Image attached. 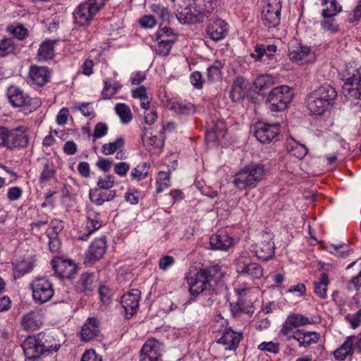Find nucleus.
<instances>
[{"instance_id": "nucleus-38", "label": "nucleus", "mask_w": 361, "mask_h": 361, "mask_svg": "<svg viewBox=\"0 0 361 361\" xmlns=\"http://www.w3.org/2000/svg\"><path fill=\"white\" fill-rule=\"evenodd\" d=\"M355 338V336H348L342 345L334 351V355L336 360H343L352 353Z\"/></svg>"}, {"instance_id": "nucleus-44", "label": "nucleus", "mask_w": 361, "mask_h": 361, "mask_svg": "<svg viewBox=\"0 0 361 361\" xmlns=\"http://www.w3.org/2000/svg\"><path fill=\"white\" fill-rule=\"evenodd\" d=\"M115 110L123 123L127 124L130 122L132 113L128 105L123 103L117 104Z\"/></svg>"}, {"instance_id": "nucleus-26", "label": "nucleus", "mask_w": 361, "mask_h": 361, "mask_svg": "<svg viewBox=\"0 0 361 361\" xmlns=\"http://www.w3.org/2000/svg\"><path fill=\"white\" fill-rule=\"evenodd\" d=\"M243 338L241 334L228 329L223 333L222 336L217 340V343L225 346L226 350H235Z\"/></svg>"}, {"instance_id": "nucleus-2", "label": "nucleus", "mask_w": 361, "mask_h": 361, "mask_svg": "<svg viewBox=\"0 0 361 361\" xmlns=\"http://www.w3.org/2000/svg\"><path fill=\"white\" fill-rule=\"evenodd\" d=\"M264 174L265 169L263 164L251 163L243 167L234 176L233 183L240 190L255 188Z\"/></svg>"}, {"instance_id": "nucleus-8", "label": "nucleus", "mask_w": 361, "mask_h": 361, "mask_svg": "<svg viewBox=\"0 0 361 361\" xmlns=\"http://www.w3.org/2000/svg\"><path fill=\"white\" fill-rule=\"evenodd\" d=\"M33 300L37 304L49 301L54 295L51 282L44 277L36 278L30 283Z\"/></svg>"}, {"instance_id": "nucleus-48", "label": "nucleus", "mask_w": 361, "mask_h": 361, "mask_svg": "<svg viewBox=\"0 0 361 361\" xmlns=\"http://www.w3.org/2000/svg\"><path fill=\"white\" fill-rule=\"evenodd\" d=\"M149 166L146 163L137 165L131 171L132 178L137 181L145 179L148 175Z\"/></svg>"}, {"instance_id": "nucleus-41", "label": "nucleus", "mask_w": 361, "mask_h": 361, "mask_svg": "<svg viewBox=\"0 0 361 361\" xmlns=\"http://www.w3.org/2000/svg\"><path fill=\"white\" fill-rule=\"evenodd\" d=\"M18 50V45L12 38L5 37L0 40V57L15 54Z\"/></svg>"}, {"instance_id": "nucleus-61", "label": "nucleus", "mask_w": 361, "mask_h": 361, "mask_svg": "<svg viewBox=\"0 0 361 361\" xmlns=\"http://www.w3.org/2000/svg\"><path fill=\"white\" fill-rule=\"evenodd\" d=\"M175 263V259L172 256L166 255L159 259V267L163 271H166Z\"/></svg>"}, {"instance_id": "nucleus-7", "label": "nucleus", "mask_w": 361, "mask_h": 361, "mask_svg": "<svg viewBox=\"0 0 361 361\" xmlns=\"http://www.w3.org/2000/svg\"><path fill=\"white\" fill-rule=\"evenodd\" d=\"M281 0H266L261 13L262 24L268 29L276 27L281 21Z\"/></svg>"}, {"instance_id": "nucleus-30", "label": "nucleus", "mask_w": 361, "mask_h": 361, "mask_svg": "<svg viewBox=\"0 0 361 361\" xmlns=\"http://www.w3.org/2000/svg\"><path fill=\"white\" fill-rule=\"evenodd\" d=\"M37 337L42 348H44V355L56 352L61 347L59 343H55L54 337L49 334L41 332L37 334Z\"/></svg>"}, {"instance_id": "nucleus-3", "label": "nucleus", "mask_w": 361, "mask_h": 361, "mask_svg": "<svg viewBox=\"0 0 361 361\" xmlns=\"http://www.w3.org/2000/svg\"><path fill=\"white\" fill-rule=\"evenodd\" d=\"M105 2L106 0H86L80 4L73 13L75 23L80 26L90 25Z\"/></svg>"}, {"instance_id": "nucleus-18", "label": "nucleus", "mask_w": 361, "mask_h": 361, "mask_svg": "<svg viewBox=\"0 0 361 361\" xmlns=\"http://www.w3.org/2000/svg\"><path fill=\"white\" fill-rule=\"evenodd\" d=\"M313 320L300 314H290L283 324L280 333L288 336L295 328L313 323Z\"/></svg>"}, {"instance_id": "nucleus-5", "label": "nucleus", "mask_w": 361, "mask_h": 361, "mask_svg": "<svg viewBox=\"0 0 361 361\" xmlns=\"http://www.w3.org/2000/svg\"><path fill=\"white\" fill-rule=\"evenodd\" d=\"M294 92L287 85H281L273 88L269 93L266 102L271 111H282L293 99Z\"/></svg>"}, {"instance_id": "nucleus-4", "label": "nucleus", "mask_w": 361, "mask_h": 361, "mask_svg": "<svg viewBox=\"0 0 361 361\" xmlns=\"http://www.w3.org/2000/svg\"><path fill=\"white\" fill-rule=\"evenodd\" d=\"M343 93L352 99L359 100L361 106V67L355 68L347 66L343 74Z\"/></svg>"}, {"instance_id": "nucleus-50", "label": "nucleus", "mask_w": 361, "mask_h": 361, "mask_svg": "<svg viewBox=\"0 0 361 361\" xmlns=\"http://www.w3.org/2000/svg\"><path fill=\"white\" fill-rule=\"evenodd\" d=\"M54 164L52 162L47 161L43 164V170L40 173V181L42 183L45 182L49 180L51 177L54 176L55 171L54 169Z\"/></svg>"}, {"instance_id": "nucleus-1", "label": "nucleus", "mask_w": 361, "mask_h": 361, "mask_svg": "<svg viewBox=\"0 0 361 361\" xmlns=\"http://www.w3.org/2000/svg\"><path fill=\"white\" fill-rule=\"evenodd\" d=\"M221 277V271L217 267H214L199 271H190L186 276V279L190 293L198 295L209 290L213 286L212 283H216Z\"/></svg>"}, {"instance_id": "nucleus-53", "label": "nucleus", "mask_w": 361, "mask_h": 361, "mask_svg": "<svg viewBox=\"0 0 361 361\" xmlns=\"http://www.w3.org/2000/svg\"><path fill=\"white\" fill-rule=\"evenodd\" d=\"M8 30L14 37L19 40L24 39L27 35V30L22 25L11 26Z\"/></svg>"}, {"instance_id": "nucleus-10", "label": "nucleus", "mask_w": 361, "mask_h": 361, "mask_svg": "<svg viewBox=\"0 0 361 361\" xmlns=\"http://www.w3.org/2000/svg\"><path fill=\"white\" fill-rule=\"evenodd\" d=\"M7 149L16 150L26 148L29 143V136L24 127L8 129Z\"/></svg>"}, {"instance_id": "nucleus-35", "label": "nucleus", "mask_w": 361, "mask_h": 361, "mask_svg": "<svg viewBox=\"0 0 361 361\" xmlns=\"http://www.w3.org/2000/svg\"><path fill=\"white\" fill-rule=\"evenodd\" d=\"M93 278L94 274L92 273L82 274L75 285L76 290L79 293L87 294L93 288Z\"/></svg>"}, {"instance_id": "nucleus-13", "label": "nucleus", "mask_w": 361, "mask_h": 361, "mask_svg": "<svg viewBox=\"0 0 361 361\" xmlns=\"http://www.w3.org/2000/svg\"><path fill=\"white\" fill-rule=\"evenodd\" d=\"M106 250V238L104 235L95 239L85 254V264H93L103 257Z\"/></svg>"}, {"instance_id": "nucleus-27", "label": "nucleus", "mask_w": 361, "mask_h": 361, "mask_svg": "<svg viewBox=\"0 0 361 361\" xmlns=\"http://www.w3.org/2000/svg\"><path fill=\"white\" fill-rule=\"evenodd\" d=\"M320 336L319 334L314 331H303L302 330L296 331L293 335L288 337V340L293 338L296 340L300 347L307 348L312 344L318 342Z\"/></svg>"}, {"instance_id": "nucleus-34", "label": "nucleus", "mask_w": 361, "mask_h": 361, "mask_svg": "<svg viewBox=\"0 0 361 361\" xmlns=\"http://www.w3.org/2000/svg\"><path fill=\"white\" fill-rule=\"evenodd\" d=\"M321 6L323 7L321 15L322 18L335 17L342 10V7L336 0H322Z\"/></svg>"}, {"instance_id": "nucleus-40", "label": "nucleus", "mask_w": 361, "mask_h": 361, "mask_svg": "<svg viewBox=\"0 0 361 361\" xmlns=\"http://www.w3.org/2000/svg\"><path fill=\"white\" fill-rule=\"evenodd\" d=\"M286 149L290 155L298 159L303 158L307 153V149L305 146L298 143L293 139L288 140Z\"/></svg>"}, {"instance_id": "nucleus-57", "label": "nucleus", "mask_w": 361, "mask_h": 361, "mask_svg": "<svg viewBox=\"0 0 361 361\" xmlns=\"http://www.w3.org/2000/svg\"><path fill=\"white\" fill-rule=\"evenodd\" d=\"M258 349L276 354L279 351V345L278 343L271 341L263 342L258 345Z\"/></svg>"}, {"instance_id": "nucleus-31", "label": "nucleus", "mask_w": 361, "mask_h": 361, "mask_svg": "<svg viewBox=\"0 0 361 361\" xmlns=\"http://www.w3.org/2000/svg\"><path fill=\"white\" fill-rule=\"evenodd\" d=\"M150 8L154 16L160 21L159 27L169 25L171 20L173 18V13L166 6L159 4H153Z\"/></svg>"}, {"instance_id": "nucleus-25", "label": "nucleus", "mask_w": 361, "mask_h": 361, "mask_svg": "<svg viewBox=\"0 0 361 361\" xmlns=\"http://www.w3.org/2000/svg\"><path fill=\"white\" fill-rule=\"evenodd\" d=\"M100 334L99 322L94 317H90L82 327L81 338L89 342L99 336Z\"/></svg>"}, {"instance_id": "nucleus-33", "label": "nucleus", "mask_w": 361, "mask_h": 361, "mask_svg": "<svg viewBox=\"0 0 361 361\" xmlns=\"http://www.w3.org/2000/svg\"><path fill=\"white\" fill-rule=\"evenodd\" d=\"M312 94L322 99L324 102L328 103L329 105H331L332 102L337 97V92L331 85L324 84L314 91Z\"/></svg>"}, {"instance_id": "nucleus-16", "label": "nucleus", "mask_w": 361, "mask_h": 361, "mask_svg": "<svg viewBox=\"0 0 361 361\" xmlns=\"http://www.w3.org/2000/svg\"><path fill=\"white\" fill-rule=\"evenodd\" d=\"M87 222L84 229L78 236V239L81 240H87L90 235L100 228L102 226L101 220V214L92 209H88L87 212Z\"/></svg>"}, {"instance_id": "nucleus-12", "label": "nucleus", "mask_w": 361, "mask_h": 361, "mask_svg": "<svg viewBox=\"0 0 361 361\" xmlns=\"http://www.w3.org/2000/svg\"><path fill=\"white\" fill-rule=\"evenodd\" d=\"M279 124L270 125L262 122L255 126L254 134L262 143H269L277 137L279 133Z\"/></svg>"}, {"instance_id": "nucleus-24", "label": "nucleus", "mask_w": 361, "mask_h": 361, "mask_svg": "<svg viewBox=\"0 0 361 361\" xmlns=\"http://www.w3.org/2000/svg\"><path fill=\"white\" fill-rule=\"evenodd\" d=\"M233 243V239L224 231H218L209 238V245L212 250H227Z\"/></svg>"}, {"instance_id": "nucleus-43", "label": "nucleus", "mask_w": 361, "mask_h": 361, "mask_svg": "<svg viewBox=\"0 0 361 361\" xmlns=\"http://www.w3.org/2000/svg\"><path fill=\"white\" fill-rule=\"evenodd\" d=\"M170 173V171L159 172L157 180V194L162 192L171 185Z\"/></svg>"}, {"instance_id": "nucleus-19", "label": "nucleus", "mask_w": 361, "mask_h": 361, "mask_svg": "<svg viewBox=\"0 0 361 361\" xmlns=\"http://www.w3.org/2000/svg\"><path fill=\"white\" fill-rule=\"evenodd\" d=\"M312 55V53L310 47L302 46L298 43L291 44L288 48V57L290 60L299 64L307 63L310 60Z\"/></svg>"}, {"instance_id": "nucleus-20", "label": "nucleus", "mask_w": 361, "mask_h": 361, "mask_svg": "<svg viewBox=\"0 0 361 361\" xmlns=\"http://www.w3.org/2000/svg\"><path fill=\"white\" fill-rule=\"evenodd\" d=\"M25 357L28 360H35L44 355V348H42L37 335L29 336L22 344Z\"/></svg>"}, {"instance_id": "nucleus-64", "label": "nucleus", "mask_w": 361, "mask_h": 361, "mask_svg": "<svg viewBox=\"0 0 361 361\" xmlns=\"http://www.w3.org/2000/svg\"><path fill=\"white\" fill-rule=\"evenodd\" d=\"M23 190L20 188L15 186L8 189L7 197L11 201H15L20 199L22 196Z\"/></svg>"}, {"instance_id": "nucleus-54", "label": "nucleus", "mask_w": 361, "mask_h": 361, "mask_svg": "<svg viewBox=\"0 0 361 361\" xmlns=\"http://www.w3.org/2000/svg\"><path fill=\"white\" fill-rule=\"evenodd\" d=\"M271 85V80L267 75H261L257 78L254 82V85L256 90L259 91L264 90L269 87Z\"/></svg>"}, {"instance_id": "nucleus-52", "label": "nucleus", "mask_w": 361, "mask_h": 361, "mask_svg": "<svg viewBox=\"0 0 361 361\" xmlns=\"http://www.w3.org/2000/svg\"><path fill=\"white\" fill-rule=\"evenodd\" d=\"M155 41L157 42L155 47L156 54L163 56L169 55L173 44L161 42V40Z\"/></svg>"}, {"instance_id": "nucleus-55", "label": "nucleus", "mask_w": 361, "mask_h": 361, "mask_svg": "<svg viewBox=\"0 0 361 361\" xmlns=\"http://www.w3.org/2000/svg\"><path fill=\"white\" fill-rule=\"evenodd\" d=\"M114 177L111 175H107L104 178H100L97 182V186L100 189L109 190L114 185Z\"/></svg>"}, {"instance_id": "nucleus-58", "label": "nucleus", "mask_w": 361, "mask_h": 361, "mask_svg": "<svg viewBox=\"0 0 361 361\" xmlns=\"http://www.w3.org/2000/svg\"><path fill=\"white\" fill-rule=\"evenodd\" d=\"M140 25L144 28H152L157 23V20L154 16L145 15L140 18Z\"/></svg>"}, {"instance_id": "nucleus-28", "label": "nucleus", "mask_w": 361, "mask_h": 361, "mask_svg": "<svg viewBox=\"0 0 361 361\" xmlns=\"http://www.w3.org/2000/svg\"><path fill=\"white\" fill-rule=\"evenodd\" d=\"M43 324V315L39 311H30L23 315L21 319V326L25 330L35 331Z\"/></svg>"}, {"instance_id": "nucleus-51", "label": "nucleus", "mask_w": 361, "mask_h": 361, "mask_svg": "<svg viewBox=\"0 0 361 361\" xmlns=\"http://www.w3.org/2000/svg\"><path fill=\"white\" fill-rule=\"evenodd\" d=\"M244 96L245 92L242 86L239 83V80H238L236 82H235L232 87V90L230 92V97L234 102H239L244 98Z\"/></svg>"}, {"instance_id": "nucleus-37", "label": "nucleus", "mask_w": 361, "mask_h": 361, "mask_svg": "<svg viewBox=\"0 0 361 361\" xmlns=\"http://www.w3.org/2000/svg\"><path fill=\"white\" fill-rule=\"evenodd\" d=\"M153 37L154 38V40H161V42L171 44H174L177 40V35L168 26V25L159 27V30L156 32Z\"/></svg>"}, {"instance_id": "nucleus-15", "label": "nucleus", "mask_w": 361, "mask_h": 361, "mask_svg": "<svg viewBox=\"0 0 361 361\" xmlns=\"http://www.w3.org/2000/svg\"><path fill=\"white\" fill-rule=\"evenodd\" d=\"M140 295L141 292L138 289H133L123 295L121 302L127 318L132 317L136 313L139 307Z\"/></svg>"}, {"instance_id": "nucleus-9", "label": "nucleus", "mask_w": 361, "mask_h": 361, "mask_svg": "<svg viewBox=\"0 0 361 361\" xmlns=\"http://www.w3.org/2000/svg\"><path fill=\"white\" fill-rule=\"evenodd\" d=\"M51 264L54 271L60 278L71 279L76 273L77 265L71 259L55 257Z\"/></svg>"}, {"instance_id": "nucleus-11", "label": "nucleus", "mask_w": 361, "mask_h": 361, "mask_svg": "<svg viewBox=\"0 0 361 361\" xmlns=\"http://www.w3.org/2000/svg\"><path fill=\"white\" fill-rule=\"evenodd\" d=\"M163 345L154 338L148 339L140 350L139 361H159Z\"/></svg>"}, {"instance_id": "nucleus-17", "label": "nucleus", "mask_w": 361, "mask_h": 361, "mask_svg": "<svg viewBox=\"0 0 361 361\" xmlns=\"http://www.w3.org/2000/svg\"><path fill=\"white\" fill-rule=\"evenodd\" d=\"M51 71L47 67L31 66L29 70V82L31 85L42 87L49 82Z\"/></svg>"}, {"instance_id": "nucleus-49", "label": "nucleus", "mask_w": 361, "mask_h": 361, "mask_svg": "<svg viewBox=\"0 0 361 361\" xmlns=\"http://www.w3.org/2000/svg\"><path fill=\"white\" fill-rule=\"evenodd\" d=\"M207 78L209 81H215L221 79V63L215 62L214 65L207 68Z\"/></svg>"}, {"instance_id": "nucleus-6", "label": "nucleus", "mask_w": 361, "mask_h": 361, "mask_svg": "<svg viewBox=\"0 0 361 361\" xmlns=\"http://www.w3.org/2000/svg\"><path fill=\"white\" fill-rule=\"evenodd\" d=\"M176 14L178 20L182 24H196L204 20V14L202 13V6L197 0H185Z\"/></svg>"}, {"instance_id": "nucleus-42", "label": "nucleus", "mask_w": 361, "mask_h": 361, "mask_svg": "<svg viewBox=\"0 0 361 361\" xmlns=\"http://www.w3.org/2000/svg\"><path fill=\"white\" fill-rule=\"evenodd\" d=\"M329 276L326 273H322L319 279L314 282V292L320 298H325L327 295V286Z\"/></svg>"}, {"instance_id": "nucleus-45", "label": "nucleus", "mask_w": 361, "mask_h": 361, "mask_svg": "<svg viewBox=\"0 0 361 361\" xmlns=\"http://www.w3.org/2000/svg\"><path fill=\"white\" fill-rule=\"evenodd\" d=\"M124 145V139L122 137H118L115 142L104 144L102 146V153L105 155H109L114 153L116 150Z\"/></svg>"}, {"instance_id": "nucleus-46", "label": "nucleus", "mask_w": 361, "mask_h": 361, "mask_svg": "<svg viewBox=\"0 0 361 361\" xmlns=\"http://www.w3.org/2000/svg\"><path fill=\"white\" fill-rule=\"evenodd\" d=\"M121 88V85L118 82H114L113 84H111L109 83L107 80H105L102 90L103 97L104 99H110L112 96L116 94Z\"/></svg>"}, {"instance_id": "nucleus-22", "label": "nucleus", "mask_w": 361, "mask_h": 361, "mask_svg": "<svg viewBox=\"0 0 361 361\" xmlns=\"http://www.w3.org/2000/svg\"><path fill=\"white\" fill-rule=\"evenodd\" d=\"M7 96L10 103L14 107L28 106L32 102L30 96L16 86H11L8 87Z\"/></svg>"}, {"instance_id": "nucleus-23", "label": "nucleus", "mask_w": 361, "mask_h": 361, "mask_svg": "<svg viewBox=\"0 0 361 361\" xmlns=\"http://www.w3.org/2000/svg\"><path fill=\"white\" fill-rule=\"evenodd\" d=\"M236 270L241 275L250 277L252 279H258L263 276L262 267L255 262L246 263L238 260Z\"/></svg>"}, {"instance_id": "nucleus-59", "label": "nucleus", "mask_w": 361, "mask_h": 361, "mask_svg": "<svg viewBox=\"0 0 361 361\" xmlns=\"http://www.w3.org/2000/svg\"><path fill=\"white\" fill-rule=\"evenodd\" d=\"M264 53L265 49L264 48V44H257L255 46L254 51L250 54V57L255 61H262L263 60V57L265 56Z\"/></svg>"}, {"instance_id": "nucleus-39", "label": "nucleus", "mask_w": 361, "mask_h": 361, "mask_svg": "<svg viewBox=\"0 0 361 361\" xmlns=\"http://www.w3.org/2000/svg\"><path fill=\"white\" fill-rule=\"evenodd\" d=\"M169 108L179 114H191L195 111V106L189 102H172L168 105Z\"/></svg>"}, {"instance_id": "nucleus-29", "label": "nucleus", "mask_w": 361, "mask_h": 361, "mask_svg": "<svg viewBox=\"0 0 361 361\" xmlns=\"http://www.w3.org/2000/svg\"><path fill=\"white\" fill-rule=\"evenodd\" d=\"M116 195V190L102 191L100 188L91 189L89 192L90 201L97 206L102 205L105 202L113 200Z\"/></svg>"}, {"instance_id": "nucleus-47", "label": "nucleus", "mask_w": 361, "mask_h": 361, "mask_svg": "<svg viewBox=\"0 0 361 361\" xmlns=\"http://www.w3.org/2000/svg\"><path fill=\"white\" fill-rule=\"evenodd\" d=\"M321 27L324 32L330 33H336L339 30L338 25L336 23L334 17L323 18L320 23Z\"/></svg>"}, {"instance_id": "nucleus-60", "label": "nucleus", "mask_w": 361, "mask_h": 361, "mask_svg": "<svg viewBox=\"0 0 361 361\" xmlns=\"http://www.w3.org/2000/svg\"><path fill=\"white\" fill-rule=\"evenodd\" d=\"M224 123L222 122L217 124L215 128L207 130L205 133L206 140L207 142H214L216 139L217 132H221Z\"/></svg>"}, {"instance_id": "nucleus-32", "label": "nucleus", "mask_w": 361, "mask_h": 361, "mask_svg": "<svg viewBox=\"0 0 361 361\" xmlns=\"http://www.w3.org/2000/svg\"><path fill=\"white\" fill-rule=\"evenodd\" d=\"M329 106L328 103L312 94L307 99V107L310 114L313 115L323 114Z\"/></svg>"}, {"instance_id": "nucleus-63", "label": "nucleus", "mask_w": 361, "mask_h": 361, "mask_svg": "<svg viewBox=\"0 0 361 361\" xmlns=\"http://www.w3.org/2000/svg\"><path fill=\"white\" fill-rule=\"evenodd\" d=\"M202 293L201 301L204 306H211L216 300V294L211 293L210 290Z\"/></svg>"}, {"instance_id": "nucleus-56", "label": "nucleus", "mask_w": 361, "mask_h": 361, "mask_svg": "<svg viewBox=\"0 0 361 361\" xmlns=\"http://www.w3.org/2000/svg\"><path fill=\"white\" fill-rule=\"evenodd\" d=\"M217 5V0H204V6H202V13L204 14V20L208 18L214 11Z\"/></svg>"}, {"instance_id": "nucleus-14", "label": "nucleus", "mask_w": 361, "mask_h": 361, "mask_svg": "<svg viewBox=\"0 0 361 361\" xmlns=\"http://www.w3.org/2000/svg\"><path fill=\"white\" fill-rule=\"evenodd\" d=\"M272 238V233H265L262 235L261 242L256 245L255 256L259 259L267 261L274 257L275 246Z\"/></svg>"}, {"instance_id": "nucleus-21", "label": "nucleus", "mask_w": 361, "mask_h": 361, "mask_svg": "<svg viewBox=\"0 0 361 361\" xmlns=\"http://www.w3.org/2000/svg\"><path fill=\"white\" fill-rule=\"evenodd\" d=\"M206 33L213 41L221 40L225 38L228 34V24L219 18L213 20L207 25Z\"/></svg>"}, {"instance_id": "nucleus-62", "label": "nucleus", "mask_w": 361, "mask_h": 361, "mask_svg": "<svg viewBox=\"0 0 361 361\" xmlns=\"http://www.w3.org/2000/svg\"><path fill=\"white\" fill-rule=\"evenodd\" d=\"M361 287V271L353 277L347 284V289L350 291L357 290Z\"/></svg>"}, {"instance_id": "nucleus-36", "label": "nucleus", "mask_w": 361, "mask_h": 361, "mask_svg": "<svg viewBox=\"0 0 361 361\" xmlns=\"http://www.w3.org/2000/svg\"><path fill=\"white\" fill-rule=\"evenodd\" d=\"M56 41L47 40L42 42L39 48L37 59L39 61H47L54 56V46Z\"/></svg>"}]
</instances>
